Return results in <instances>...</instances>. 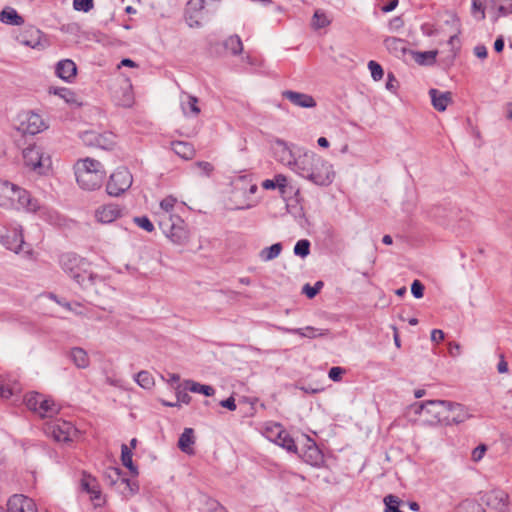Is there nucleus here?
Segmentation results:
<instances>
[{"instance_id":"nucleus-26","label":"nucleus","mask_w":512,"mask_h":512,"mask_svg":"<svg viewBox=\"0 0 512 512\" xmlns=\"http://www.w3.org/2000/svg\"><path fill=\"white\" fill-rule=\"evenodd\" d=\"M172 150L182 159L190 160L195 156V149L193 145L185 141L171 142Z\"/></svg>"},{"instance_id":"nucleus-15","label":"nucleus","mask_w":512,"mask_h":512,"mask_svg":"<svg viewBox=\"0 0 512 512\" xmlns=\"http://www.w3.org/2000/svg\"><path fill=\"white\" fill-rule=\"evenodd\" d=\"M304 462L311 466L318 467L323 463V454L317 447L316 443L310 438L307 439V444L304 449L299 453Z\"/></svg>"},{"instance_id":"nucleus-24","label":"nucleus","mask_w":512,"mask_h":512,"mask_svg":"<svg viewBox=\"0 0 512 512\" xmlns=\"http://www.w3.org/2000/svg\"><path fill=\"white\" fill-rule=\"evenodd\" d=\"M55 72L58 77L70 82L76 76L77 67L72 60L64 59L57 63Z\"/></svg>"},{"instance_id":"nucleus-35","label":"nucleus","mask_w":512,"mask_h":512,"mask_svg":"<svg viewBox=\"0 0 512 512\" xmlns=\"http://www.w3.org/2000/svg\"><path fill=\"white\" fill-rule=\"evenodd\" d=\"M185 389L189 390L192 393H201L207 397L213 396L215 394V389L210 385H203L193 380L185 381Z\"/></svg>"},{"instance_id":"nucleus-50","label":"nucleus","mask_w":512,"mask_h":512,"mask_svg":"<svg viewBox=\"0 0 512 512\" xmlns=\"http://www.w3.org/2000/svg\"><path fill=\"white\" fill-rule=\"evenodd\" d=\"M54 94L63 98L67 103L75 102V93L68 88H58L54 90Z\"/></svg>"},{"instance_id":"nucleus-59","label":"nucleus","mask_w":512,"mask_h":512,"mask_svg":"<svg viewBox=\"0 0 512 512\" xmlns=\"http://www.w3.org/2000/svg\"><path fill=\"white\" fill-rule=\"evenodd\" d=\"M130 89H131V86L129 84H127L126 88H125L124 98L120 102V104L122 106L129 107L133 103V96H132Z\"/></svg>"},{"instance_id":"nucleus-9","label":"nucleus","mask_w":512,"mask_h":512,"mask_svg":"<svg viewBox=\"0 0 512 512\" xmlns=\"http://www.w3.org/2000/svg\"><path fill=\"white\" fill-rule=\"evenodd\" d=\"M45 431L51 435L57 442H70L76 434V428L71 422L57 419L47 424Z\"/></svg>"},{"instance_id":"nucleus-20","label":"nucleus","mask_w":512,"mask_h":512,"mask_svg":"<svg viewBox=\"0 0 512 512\" xmlns=\"http://www.w3.org/2000/svg\"><path fill=\"white\" fill-rule=\"evenodd\" d=\"M383 44L387 51L397 58H403L408 50V42L397 37H386Z\"/></svg>"},{"instance_id":"nucleus-16","label":"nucleus","mask_w":512,"mask_h":512,"mask_svg":"<svg viewBox=\"0 0 512 512\" xmlns=\"http://www.w3.org/2000/svg\"><path fill=\"white\" fill-rule=\"evenodd\" d=\"M282 96L283 98L289 100L293 105L298 107L314 108L317 105L315 99L306 93L285 90L282 92Z\"/></svg>"},{"instance_id":"nucleus-13","label":"nucleus","mask_w":512,"mask_h":512,"mask_svg":"<svg viewBox=\"0 0 512 512\" xmlns=\"http://www.w3.org/2000/svg\"><path fill=\"white\" fill-rule=\"evenodd\" d=\"M274 154L276 159L284 164L289 166L292 170L296 168L297 157L294 156V153L291 147L282 139H276L274 141Z\"/></svg>"},{"instance_id":"nucleus-19","label":"nucleus","mask_w":512,"mask_h":512,"mask_svg":"<svg viewBox=\"0 0 512 512\" xmlns=\"http://www.w3.org/2000/svg\"><path fill=\"white\" fill-rule=\"evenodd\" d=\"M42 32L34 27L29 26L25 28L18 36V40L21 44L31 47V48H39L42 46L41 39H42Z\"/></svg>"},{"instance_id":"nucleus-12","label":"nucleus","mask_w":512,"mask_h":512,"mask_svg":"<svg viewBox=\"0 0 512 512\" xmlns=\"http://www.w3.org/2000/svg\"><path fill=\"white\" fill-rule=\"evenodd\" d=\"M446 404L443 425L460 424L471 417L464 405L450 401H446Z\"/></svg>"},{"instance_id":"nucleus-29","label":"nucleus","mask_w":512,"mask_h":512,"mask_svg":"<svg viewBox=\"0 0 512 512\" xmlns=\"http://www.w3.org/2000/svg\"><path fill=\"white\" fill-rule=\"evenodd\" d=\"M21 392V386L16 381L6 380L0 377V396L8 399Z\"/></svg>"},{"instance_id":"nucleus-10","label":"nucleus","mask_w":512,"mask_h":512,"mask_svg":"<svg viewBox=\"0 0 512 512\" xmlns=\"http://www.w3.org/2000/svg\"><path fill=\"white\" fill-rule=\"evenodd\" d=\"M84 145L110 150L115 145V135L112 132L85 131L81 134Z\"/></svg>"},{"instance_id":"nucleus-55","label":"nucleus","mask_w":512,"mask_h":512,"mask_svg":"<svg viewBox=\"0 0 512 512\" xmlns=\"http://www.w3.org/2000/svg\"><path fill=\"white\" fill-rule=\"evenodd\" d=\"M345 373V369L342 368V367H332L330 370H329V373H328V376L331 380L337 382V381H340L342 379V376L343 374Z\"/></svg>"},{"instance_id":"nucleus-5","label":"nucleus","mask_w":512,"mask_h":512,"mask_svg":"<svg viewBox=\"0 0 512 512\" xmlns=\"http://www.w3.org/2000/svg\"><path fill=\"white\" fill-rule=\"evenodd\" d=\"M158 226L165 236L175 244L183 245L189 240V231L186 224L178 215L169 218L166 216L161 217V220L158 221Z\"/></svg>"},{"instance_id":"nucleus-17","label":"nucleus","mask_w":512,"mask_h":512,"mask_svg":"<svg viewBox=\"0 0 512 512\" xmlns=\"http://www.w3.org/2000/svg\"><path fill=\"white\" fill-rule=\"evenodd\" d=\"M488 8L492 21L497 22L499 18L512 14V0H488Z\"/></svg>"},{"instance_id":"nucleus-56","label":"nucleus","mask_w":512,"mask_h":512,"mask_svg":"<svg viewBox=\"0 0 512 512\" xmlns=\"http://www.w3.org/2000/svg\"><path fill=\"white\" fill-rule=\"evenodd\" d=\"M93 484H97L96 479L91 476L84 475L81 479V488L83 491L89 493Z\"/></svg>"},{"instance_id":"nucleus-39","label":"nucleus","mask_w":512,"mask_h":512,"mask_svg":"<svg viewBox=\"0 0 512 512\" xmlns=\"http://www.w3.org/2000/svg\"><path fill=\"white\" fill-rule=\"evenodd\" d=\"M282 251V244L281 243H275L271 245L270 247H266L260 252V258L263 261H270L275 259L280 255Z\"/></svg>"},{"instance_id":"nucleus-3","label":"nucleus","mask_w":512,"mask_h":512,"mask_svg":"<svg viewBox=\"0 0 512 512\" xmlns=\"http://www.w3.org/2000/svg\"><path fill=\"white\" fill-rule=\"evenodd\" d=\"M75 176L82 189L93 191L102 186L106 172L101 162L85 158L78 160L75 164Z\"/></svg>"},{"instance_id":"nucleus-14","label":"nucleus","mask_w":512,"mask_h":512,"mask_svg":"<svg viewBox=\"0 0 512 512\" xmlns=\"http://www.w3.org/2000/svg\"><path fill=\"white\" fill-rule=\"evenodd\" d=\"M7 506V512H38L34 501L24 495H13Z\"/></svg>"},{"instance_id":"nucleus-47","label":"nucleus","mask_w":512,"mask_h":512,"mask_svg":"<svg viewBox=\"0 0 512 512\" xmlns=\"http://www.w3.org/2000/svg\"><path fill=\"white\" fill-rule=\"evenodd\" d=\"M194 167L198 170L200 176L209 177L214 170L213 165L207 161H198L194 164Z\"/></svg>"},{"instance_id":"nucleus-1","label":"nucleus","mask_w":512,"mask_h":512,"mask_svg":"<svg viewBox=\"0 0 512 512\" xmlns=\"http://www.w3.org/2000/svg\"><path fill=\"white\" fill-rule=\"evenodd\" d=\"M293 171L318 186L330 185L335 177L332 164L311 151L297 157L296 168H293Z\"/></svg>"},{"instance_id":"nucleus-52","label":"nucleus","mask_w":512,"mask_h":512,"mask_svg":"<svg viewBox=\"0 0 512 512\" xmlns=\"http://www.w3.org/2000/svg\"><path fill=\"white\" fill-rule=\"evenodd\" d=\"M197 12L185 10V20L190 27H199L201 25Z\"/></svg>"},{"instance_id":"nucleus-40","label":"nucleus","mask_w":512,"mask_h":512,"mask_svg":"<svg viewBox=\"0 0 512 512\" xmlns=\"http://www.w3.org/2000/svg\"><path fill=\"white\" fill-rule=\"evenodd\" d=\"M383 502L385 505L384 512H404L399 508L402 501L398 496L388 494L384 497Z\"/></svg>"},{"instance_id":"nucleus-33","label":"nucleus","mask_w":512,"mask_h":512,"mask_svg":"<svg viewBox=\"0 0 512 512\" xmlns=\"http://www.w3.org/2000/svg\"><path fill=\"white\" fill-rule=\"evenodd\" d=\"M410 53L413 55V58L416 63L419 65H432L436 61V57L438 55L437 50H430V51H410Z\"/></svg>"},{"instance_id":"nucleus-41","label":"nucleus","mask_w":512,"mask_h":512,"mask_svg":"<svg viewBox=\"0 0 512 512\" xmlns=\"http://www.w3.org/2000/svg\"><path fill=\"white\" fill-rule=\"evenodd\" d=\"M227 50L231 51L233 55H239L243 50V44L238 35L230 36L224 43Z\"/></svg>"},{"instance_id":"nucleus-2","label":"nucleus","mask_w":512,"mask_h":512,"mask_svg":"<svg viewBox=\"0 0 512 512\" xmlns=\"http://www.w3.org/2000/svg\"><path fill=\"white\" fill-rule=\"evenodd\" d=\"M60 266L84 290L98 293L97 286L105 285L104 280L89 270V263L73 253H65L60 257Z\"/></svg>"},{"instance_id":"nucleus-49","label":"nucleus","mask_w":512,"mask_h":512,"mask_svg":"<svg viewBox=\"0 0 512 512\" xmlns=\"http://www.w3.org/2000/svg\"><path fill=\"white\" fill-rule=\"evenodd\" d=\"M134 222L137 226H139L140 228L144 229L149 233L153 232L155 229L153 223L146 216L135 217Z\"/></svg>"},{"instance_id":"nucleus-42","label":"nucleus","mask_w":512,"mask_h":512,"mask_svg":"<svg viewBox=\"0 0 512 512\" xmlns=\"http://www.w3.org/2000/svg\"><path fill=\"white\" fill-rule=\"evenodd\" d=\"M331 23L330 19L327 17V15L321 11L316 10L313 18H312V26L314 29L318 30L321 28L327 27Z\"/></svg>"},{"instance_id":"nucleus-32","label":"nucleus","mask_w":512,"mask_h":512,"mask_svg":"<svg viewBox=\"0 0 512 512\" xmlns=\"http://www.w3.org/2000/svg\"><path fill=\"white\" fill-rule=\"evenodd\" d=\"M176 204V198L172 196H168L161 200L160 202V211L156 213L157 222L161 220V217H175L176 214H173L172 211L174 210Z\"/></svg>"},{"instance_id":"nucleus-7","label":"nucleus","mask_w":512,"mask_h":512,"mask_svg":"<svg viewBox=\"0 0 512 512\" xmlns=\"http://www.w3.org/2000/svg\"><path fill=\"white\" fill-rule=\"evenodd\" d=\"M24 164L39 175L46 174L51 167V158L37 145L26 147L23 152Z\"/></svg>"},{"instance_id":"nucleus-23","label":"nucleus","mask_w":512,"mask_h":512,"mask_svg":"<svg viewBox=\"0 0 512 512\" xmlns=\"http://www.w3.org/2000/svg\"><path fill=\"white\" fill-rule=\"evenodd\" d=\"M429 95L433 107L439 112L445 111L447 106L452 103V93L449 91L440 92L439 90L432 88L429 90Z\"/></svg>"},{"instance_id":"nucleus-62","label":"nucleus","mask_w":512,"mask_h":512,"mask_svg":"<svg viewBox=\"0 0 512 512\" xmlns=\"http://www.w3.org/2000/svg\"><path fill=\"white\" fill-rule=\"evenodd\" d=\"M302 293H304L309 299H313L317 295V290L307 283L303 286Z\"/></svg>"},{"instance_id":"nucleus-58","label":"nucleus","mask_w":512,"mask_h":512,"mask_svg":"<svg viewBox=\"0 0 512 512\" xmlns=\"http://www.w3.org/2000/svg\"><path fill=\"white\" fill-rule=\"evenodd\" d=\"M487 450L486 445L481 444L472 451V460L475 462L480 461Z\"/></svg>"},{"instance_id":"nucleus-21","label":"nucleus","mask_w":512,"mask_h":512,"mask_svg":"<svg viewBox=\"0 0 512 512\" xmlns=\"http://www.w3.org/2000/svg\"><path fill=\"white\" fill-rule=\"evenodd\" d=\"M271 430H276V438L274 439L275 443L279 446L285 448L289 452H297V446L293 438L283 429V427L275 423Z\"/></svg>"},{"instance_id":"nucleus-46","label":"nucleus","mask_w":512,"mask_h":512,"mask_svg":"<svg viewBox=\"0 0 512 512\" xmlns=\"http://www.w3.org/2000/svg\"><path fill=\"white\" fill-rule=\"evenodd\" d=\"M310 253V242L307 239L299 240L294 246V254L302 258Z\"/></svg>"},{"instance_id":"nucleus-28","label":"nucleus","mask_w":512,"mask_h":512,"mask_svg":"<svg viewBox=\"0 0 512 512\" xmlns=\"http://www.w3.org/2000/svg\"><path fill=\"white\" fill-rule=\"evenodd\" d=\"M69 357L77 368L85 369L90 364L87 352L81 347L72 348L70 350Z\"/></svg>"},{"instance_id":"nucleus-57","label":"nucleus","mask_w":512,"mask_h":512,"mask_svg":"<svg viewBox=\"0 0 512 512\" xmlns=\"http://www.w3.org/2000/svg\"><path fill=\"white\" fill-rule=\"evenodd\" d=\"M176 398L179 405L180 403L189 404L192 399L187 392L180 390V386L176 389Z\"/></svg>"},{"instance_id":"nucleus-53","label":"nucleus","mask_w":512,"mask_h":512,"mask_svg":"<svg viewBox=\"0 0 512 512\" xmlns=\"http://www.w3.org/2000/svg\"><path fill=\"white\" fill-rule=\"evenodd\" d=\"M424 285L419 280H414L411 285V293L417 299L422 298L424 295Z\"/></svg>"},{"instance_id":"nucleus-31","label":"nucleus","mask_w":512,"mask_h":512,"mask_svg":"<svg viewBox=\"0 0 512 512\" xmlns=\"http://www.w3.org/2000/svg\"><path fill=\"white\" fill-rule=\"evenodd\" d=\"M0 21L9 24L20 26L24 23V19L13 8H6L0 12Z\"/></svg>"},{"instance_id":"nucleus-37","label":"nucleus","mask_w":512,"mask_h":512,"mask_svg":"<svg viewBox=\"0 0 512 512\" xmlns=\"http://www.w3.org/2000/svg\"><path fill=\"white\" fill-rule=\"evenodd\" d=\"M104 480L106 481V483L108 485H116L117 483H121V480L123 478V472L120 468L118 467H108L105 471H104Z\"/></svg>"},{"instance_id":"nucleus-64","label":"nucleus","mask_w":512,"mask_h":512,"mask_svg":"<svg viewBox=\"0 0 512 512\" xmlns=\"http://www.w3.org/2000/svg\"><path fill=\"white\" fill-rule=\"evenodd\" d=\"M209 510L210 512H228L225 507H223L220 503L217 501H211L209 503Z\"/></svg>"},{"instance_id":"nucleus-27","label":"nucleus","mask_w":512,"mask_h":512,"mask_svg":"<svg viewBox=\"0 0 512 512\" xmlns=\"http://www.w3.org/2000/svg\"><path fill=\"white\" fill-rule=\"evenodd\" d=\"M15 197H17L19 204L28 211L35 212L39 209L37 200L33 199L26 190H23L18 186H16Z\"/></svg>"},{"instance_id":"nucleus-11","label":"nucleus","mask_w":512,"mask_h":512,"mask_svg":"<svg viewBox=\"0 0 512 512\" xmlns=\"http://www.w3.org/2000/svg\"><path fill=\"white\" fill-rule=\"evenodd\" d=\"M45 123L39 114L32 111L20 115L18 131L23 134L35 135L45 129Z\"/></svg>"},{"instance_id":"nucleus-54","label":"nucleus","mask_w":512,"mask_h":512,"mask_svg":"<svg viewBox=\"0 0 512 512\" xmlns=\"http://www.w3.org/2000/svg\"><path fill=\"white\" fill-rule=\"evenodd\" d=\"M205 7V0H189L187 3L188 11L201 12Z\"/></svg>"},{"instance_id":"nucleus-25","label":"nucleus","mask_w":512,"mask_h":512,"mask_svg":"<svg viewBox=\"0 0 512 512\" xmlns=\"http://www.w3.org/2000/svg\"><path fill=\"white\" fill-rule=\"evenodd\" d=\"M262 187L266 190L278 189L281 196L287 194L288 179L283 174H277L273 179H266L262 182Z\"/></svg>"},{"instance_id":"nucleus-45","label":"nucleus","mask_w":512,"mask_h":512,"mask_svg":"<svg viewBox=\"0 0 512 512\" xmlns=\"http://www.w3.org/2000/svg\"><path fill=\"white\" fill-rule=\"evenodd\" d=\"M471 13L477 20L485 19V6L482 0H472Z\"/></svg>"},{"instance_id":"nucleus-61","label":"nucleus","mask_w":512,"mask_h":512,"mask_svg":"<svg viewBox=\"0 0 512 512\" xmlns=\"http://www.w3.org/2000/svg\"><path fill=\"white\" fill-rule=\"evenodd\" d=\"M448 351L452 357H457L461 354V346L456 342H449Z\"/></svg>"},{"instance_id":"nucleus-30","label":"nucleus","mask_w":512,"mask_h":512,"mask_svg":"<svg viewBox=\"0 0 512 512\" xmlns=\"http://www.w3.org/2000/svg\"><path fill=\"white\" fill-rule=\"evenodd\" d=\"M16 185L0 179V205H6L7 201L15 200Z\"/></svg>"},{"instance_id":"nucleus-43","label":"nucleus","mask_w":512,"mask_h":512,"mask_svg":"<svg viewBox=\"0 0 512 512\" xmlns=\"http://www.w3.org/2000/svg\"><path fill=\"white\" fill-rule=\"evenodd\" d=\"M135 380L144 389H150L154 385V378L148 371H140Z\"/></svg>"},{"instance_id":"nucleus-48","label":"nucleus","mask_w":512,"mask_h":512,"mask_svg":"<svg viewBox=\"0 0 512 512\" xmlns=\"http://www.w3.org/2000/svg\"><path fill=\"white\" fill-rule=\"evenodd\" d=\"M368 68H369V70L371 72L372 78L375 81H379V80L382 79V77L384 75V71H383V68L381 67V65L379 63H377L374 60H371L368 63Z\"/></svg>"},{"instance_id":"nucleus-4","label":"nucleus","mask_w":512,"mask_h":512,"mask_svg":"<svg viewBox=\"0 0 512 512\" xmlns=\"http://www.w3.org/2000/svg\"><path fill=\"white\" fill-rule=\"evenodd\" d=\"M446 400H428L412 405L415 414L420 415L429 425L443 424Z\"/></svg>"},{"instance_id":"nucleus-22","label":"nucleus","mask_w":512,"mask_h":512,"mask_svg":"<svg viewBox=\"0 0 512 512\" xmlns=\"http://www.w3.org/2000/svg\"><path fill=\"white\" fill-rule=\"evenodd\" d=\"M1 242L7 249L18 253L24 244L22 230L17 228L13 229L11 232L2 236Z\"/></svg>"},{"instance_id":"nucleus-60","label":"nucleus","mask_w":512,"mask_h":512,"mask_svg":"<svg viewBox=\"0 0 512 512\" xmlns=\"http://www.w3.org/2000/svg\"><path fill=\"white\" fill-rule=\"evenodd\" d=\"M121 484L125 485V490H128L130 494H135L138 491V485L126 477L122 478Z\"/></svg>"},{"instance_id":"nucleus-6","label":"nucleus","mask_w":512,"mask_h":512,"mask_svg":"<svg viewBox=\"0 0 512 512\" xmlns=\"http://www.w3.org/2000/svg\"><path fill=\"white\" fill-rule=\"evenodd\" d=\"M27 408L41 418H51L59 413L60 407L51 398L38 392H30L25 396Z\"/></svg>"},{"instance_id":"nucleus-36","label":"nucleus","mask_w":512,"mask_h":512,"mask_svg":"<svg viewBox=\"0 0 512 512\" xmlns=\"http://www.w3.org/2000/svg\"><path fill=\"white\" fill-rule=\"evenodd\" d=\"M277 329L284 333H291V334H297L302 337H308V338H315L318 336L317 329L311 326H307L305 328H284V327H277ZM319 335H322L319 333Z\"/></svg>"},{"instance_id":"nucleus-44","label":"nucleus","mask_w":512,"mask_h":512,"mask_svg":"<svg viewBox=\"0 0 512 512\" xmlns=\"http://www.w3.org/2000/svg\"><path fill=\"white\" fill-rule=\"evenodd\" d=\"M182 109L185 113H187L189 110L193 115L197 116L200 113L198 98L192 95H188L187 102L182 103Z\"/></svg>"},{"instance_id":"nucleus-18","label":"nucleus","mask_w":512,"mask_h":512,"mask_svg":"<svg viewBox=\"0 0 512 512\" xmlns=\"http://www.w3.org/2000/svg\"><path fill=\"white\" fill-rule=\"evenodd\" d=\"M121 208L116 204L102 205L95 211V217L100 223H111L121 216Z\"/></svg>"},{"instance_id":"nucleus-63","label":"nucleus","mask_w":512,"mask_h":512,"mask_svg":"<svg viewBox=\"0 0 512 512\" xmlns=\"http://www.w3.org/2000/svg\"><path fill=\"white\" fill-rule=\"evenodd\" d=\"M220 405L224 408L231 410V411H234L236 409L235 399L232 396L225 400H222L220 402Z\"/></svg>"},{"instance_id":"nucleus-8","label":"nucleus","mask_w":512,"mask_h":512,"mask_svg":"<svg viewBox=\"0 0 512 512\" xmlns=\"http://www.w3.org/2000/svg\"><path fill=\"white\" fill-rule=\"evenodd\" d=\"M133 182L130 171L125 167L116 169L109 177L106 191L110 196L117 197L128 190Z\"/></svg>"},{"instance_id":"nucleus-51","label":"nucleus","mask_w":512,"mask_h":512,"mask_svg":"<svg viewBox=\"0 0 512 512\" xmlns=\"http://www.w3.org/2000/svg\"><path fill=\"white\" fill-rule=\"evenodd\" d=\"M93 6H94L93 0H74L73 1V7L77 11L88 12L93 8Z\"/></svg>"},{"instance_id":"nucleus-34","label":"nucleus","mask_w":512,"mask_h":512,"mask_svg":"<svg viewBox=\"0 0 512 512\" xmlns=\"http://www.w3.org/2000/svg\"><path fill=\"white\" fill-rule=\"evenodd\" d=\"M194 444V431L192 428H185L178 440V447L185 453H191V446Z\"/></svg>"},{"instance_id":"nucleus-38","label":"nucleus","mask_w":512,"mask_h":512,"mask_svg":"<svg viewBox=\"0 0 512 512\" xmlns=\"http://www.w3.org/2000/svg\"><path fill=\"white\" fill-rule=\"evenodd\" d=\"M132 451L131 449L128 448V446L126 444H122L121 446V461H122V464L128 468L132 474L134 475H137L138 474V470H137V467L134 465L133 461H132Z\"/></svg>"}]
</instances>
